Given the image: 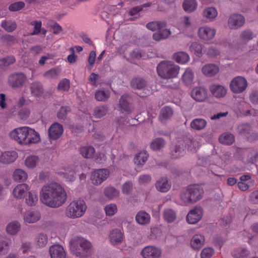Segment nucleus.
Returning <instances> with one entry per match:
<instances>
[{"label": "nucleus", "mask_w": 258, "mask_h": 258, "mask_svg": "<svg viewBox=\"0 0 258 258\" xmlns=\"http://www.w3.org/2000/svg\"><path fill=\"white\" fill-rule=\"evenodd\" d=\"M251 130V126L247 123L240 124L238 126L237 128L238 133L244 136L245 138L248 136Z\"/></svg>", "instance_id": "obj_52"}, {"label": "nucleus", "mask_w": 258, "mask_h": 258, "mask_svg": "<svg viewBox=\"0 0 258 258\" xmlns=\"http://www.w3.org/2000/svg\"><path fill=\"white\" fill-rule=\"evenodd\" d=\"M187 189L189 191L193 203L200 200L204 194L203 188L198 185H190L187 186Z\"/></svg>", "instance_id": "obj_15"}, {"label": "nucleus", "mask_w": 258, "mask_h": 258, "mask_svg": "<svg viewBox=\"0 0 258 258\" xmlns=\"http://www.w3.org/2000/svg\"><path fill=\"white\" fill-rule=\"evenodd\" d=\"M198 3L196 0H185L182 4L184 10L187 12H192L197 8Z\"/></svg>", "instance_id": "obj_48"}, {"label": "nucleus", "mask_w": 258, "mask_h": 258, "mask_svg": "<svg viewBox=\"0 0 258 258\" xmlns=\"http://www.w3.org/2000/svg\"><path fill=\"white\" fill-rule=\"evenodd\" d=\"M150 215L144 211L138 212L135 217L136 222L141 225L149 224L150 221Z\"/></svg>", "instance_id": "obj_26"}, {"label": "nucleus", "mask_w": 258, "mask_h": 258, "mask_svg": "<svg viewBox=\"0 0 258 258\" xmlns=\"http://www.w3.org/2000/svg\"><path fill=\"white\" fill-rule=\"evenodd\" d=\"M40 218L39 212L36 211H28L24 216V220L28 223H33L38 221Z\"/></svg>", "instance_id": "obj_25"}, {"label": "nucleus", "mask_w": 258, "mask_h": 258, "mask_svg": "<svg viewBox=\"0 0 258 258\" xmlns=\"http://www.w3.org/2000/svg\"><path fill=\"white\" fill-rule=\"evenodd\" d=\"M245 23V18L241 14H233L231 15L227 22V27L231 30L240 28Z\"/></svg>", "instance_id": "obj_10"}, {"label": "nucleus", "mask_w": 258, "mask_h": 258, "mask_svg": "<svg viewBox=\"0 0 258 258\" xmlns=\"http://www.w3.org/2000/svg\"><path fill=\"white\" fill-rule=\"evenodd\" d=\"M185 153L184 146L182 144L176 145L171 151V156L173 159H177L183 156Z\"/></svg>", "instance_id": "obj_37"}, {"label": "nucleus", "mask_w": 258, "mask_h": 258, "mask_svg": "<svg viewBox=\"0 0 258 258\" xmlns=\"http://www.w3.org/2000/svg\"><path fill=\"white\" fill-rule=\"evenodd\" d=\"M189 191L187 189V187L185 190L182 191L180 196V199L181 204L183 205H187L189 204L193 203L190 194H189Z\"/></svg>", "instance_id": "obj_51"}, {"label": "nucleus", "mask_w": 258, "mask_h": 258, "mask_svg": "<svg viewBox=\"0 0 258 258\" xmlns=\"http://www.w3.org/2000/svg\"><path fill=\"white\" fill-rule=\"evenodd\" d=\"M179 69L178 66L169 61H162L157 67L158 75L165 79L176 78L179 74Z\"/></svg>", "instance_id": "obj_4"}, {"label": "nucleus", "mask_w": 258, "mask_h": 258, "mask_svg": "<svg viewBox=\"0 0 258 258\" xmlns=\"http://www.w3.org/2000/svg\"><path fill=\"white\" fill-rule=\"evenodd\" d=\"M204 236L201 234H196L193 236L190 244L194 249H198L201 248L204 244Z\"/></svg>", "instance_id": "obj_32"}, {"label": "nucleus", "mask_w": 258, "mask_h": 258, "mask_svg": "<svg viewBox=\"0 0 258 258\" xmlns=\"http://www.w3.org/2000/svg\"><path fill=\"white\" fill-rule=\"evenodd\" d=\"M148 156L146 151L140 152L136 155L134 158V162L138 165H143L147 161Z\"/></svg>", "instance_id": "obj_43"}, {"label": "nucleus", "mask_w": 258, "mask_h": 258, "mask_svg": "<svg viewBox=\"0 0 258 258\" xmlns=\"http://www.w3.org/2000/svg\"><path fill=\"white\" fill-rule=\"evenodd\" d=\"M70 87V81L67 79H62L58 84L57 89L59 91H68Z\"/></svg>", "instance_id": "obj_63"}, {"label": "nucleus", "mask_w": 258, "mask_h": 258, "mask_svg": "<svg viewBox=\"0 0 258 258\" xmlns=\"http://www.w3.org/2000/svg\"><path fill=\"white\" fill-rule=\"evenodd\" d=\"M31 94L35 97L41 96L44 92V89L42 84L39 82H35L31 84L30 86Z\"/></svg>", "instance_id": "obj_29"}, {"label": "nucleus", "mask_w": 258, "mask_h": 258, "mask_svg": "<svg viewBox=\"0 0 258 258\" xmlns=\"http://www.w3.org/2000/svg\"><path fill=\"white\" fill-rule=\"evenodd\" d=\"M38 200L37 193L34 190L29 191L25 198L26 204L30 207L35 206L37 203Z\"/></svg>", "instance_id": "obj_36"}, {"label": "nucleus", "mask_w": 258, "mask_h": 258, "mask_svg": "<svg viewBox=\"0 0 258 258\" xmlns=\"http://www.w3.org/2000/svg\"><path fill=\"white\" fill-rule=\"evenodd\" d=\"M110 95V92L108 90L102 88L95 92V98L98 101L105 102L108 100Z\"/></svg>", "instance_id": "obj_30"}, {"label": "nucleus", "mask_w": 258, "mask_h": 258, "mask_svg": "<svg viewBox=\"0 0 258 258\" xmlns=\"http://www.w3.org/2000/svg\"><path fill=\"white\" fill-rule=\"evenodd\" d=\"M207 125V121L203 118H196L190 122V127L197 131L203 130Z\"/></svg>", "instance_id": "obj_38"}, {"label": "nucleus", "mask_w": 258, "mask_h": 258, "mask_svg": "<svg viewBox=\"0 0 258 258\" xmlns=\"http://www.w3.org/2000/svg\"><path fill=\"white\" fill-rule=\"evenodd\" d=\"M109 175V171L106 169H100L92 172L90 179L92 183L98 185L105 181Z\"/></svg>", "instance_id": "obj_9"}, {"label": "nucleus", "mask_w": 258, "mask_h": 258, "mask_svg": "<svg viewBox=\"0 0 258 258\" xmlns=\"http://www.w3.org/2000/svg\"><path fill=\"white\" fill-rule=\"evenodd\" d=\"M103 193L106 198L111 200L117 198L119 195V191L113 186L105 187Z\"/></svg>", "instance_id": "obj_33"}, {"label": "nucleus", "mask_w": 258, "mask_h": 258, "mask_svg": "<svg viewBox=\"0 0 258 258\" xmlns=\"http://www.w3.org/2000/svg\"><path fill=\"white\" fill-rule=\"evenodd\" d=\"M71 249L73 253L81 258L87 257L91 254V243L82 237L74 238L70 241Z\"/></svg>", "instance_id": "obj_3"}, {"label": "nucleus", "mask_w": 258, "mask_h": 258, "mask_svg": "<svg viewBox=\"0 0 258 258\" xmlns=\"http://www.w3.org/2000/svg\"><path fill=\"white\" fill-rule=\"evenodd\" d=\"M162 253L160 247L150 245L144 247L140 253L143 258H160Z\"/></svg>", "instance_id": "obj_8"}, {"label": "nucleus", "mask_w": 258, "mask_h": 258, "mask_svg": "<svg viewBox=\"0 0 258 258\" xmlns=\"http://www.w3.org/2000/svg\"><path fill=\"white\" fill-rule=\"evenodd\" d=\"M192 98L199 102L205 100L207 97V92L205 88L203 87H196L191 92Z\"/></svg>", "instance_id": "obj_19"}, {"label": "nucleus", "mask_w": 258, "mask_h": 258, "mask_svg": "<svg viewBox=\"0 0 258 258\" xmlns=\"http://www.w3.org/2000/svg\"><path fill=\"white\" fill-rule=\"evenodd\" d=\"M198 34L201 39L208 41L214 37L216 34V30L207 26L202 27L199 29Z\"/></svg>", "instance_id": "obj_17"}, {"label": "nucleus", "mask_w": 258, "mask_h": 258, "mask_svg": "<svg viewBox=\"0 0 258 258\" xmlns=\"http://www.w3.org/2000/svg\"><path fill=\"white\" fill-rule=\"evenodd\" d=\"M177 218L176 212L171 208H166L163 211V218L167 223L174 222Z\"/></svg>", "instance_id": "obj_24"}, {"label": "nucleus", "mask_w": 258, "mask_h": 258, "mask_svg": "<svg viewBox=\"0 0 258 258\" xmlns=\"http://www.w3.org/2000/svg\"><path fill=\"white\" fill-rule=\"evenodd\" d=\"M241 43H239L234 45V48L237 50L243 51L245 48V45L254 37L253 33L249 29H245L241 32L239 35Z\"/></svg>", "instance_id": "obj_11"}, {"label": "nucleus", "mask_w": 258, "mask_h": 258, "mask_svg": "<svg viewBox=\"0 0 258 258\" xmlns=\"http://www.w3.org/2000/svg\"><path fill=\"white\" fill-rule=\"evenodd\" d=\"M1 39L3 43L8 45H13L18 42L17 39L14 36L10 35L3 36Z\"/></svg>", "instance_id": "obj_59"}, {"label": "nucleus", "mask_w": 258, "mask_h": 258, "mask_svg": "<svg viewBox=\"0 0 258 258\" xmlns=\"http://www.w3.org/2000/svg\"><path fill=\"white\" fill-rule=\"evenodd\" d=\"M157 190L162 192H167L171 188V183L167 177H162L155 184Z\"/></svg>", "instance_id": "obj_23"}, {"label": "nucleus", "mask_w": 258, "mask_h": 258, "mask_svg": "<svg viewBox=\"0 0 258 258\" xmlns=\"http://www.w3.org/2000/svg\"><path fill=\"white\" fill-rule=\"evenodd\" d=\"M248 86L246 79L242 76H237L230 82L229 87L232 92L240 94L244 92Z\"/></svg>", "instance_id": "obj_6"}, {"label": "nucleus", "mask_w": 258, "mask_h": 258, "mask_svg": "<svg viewBox=\"0 0 258 258\" xmlns=\"http://www.w3.org/2000/svg\"><path fill=\"white\" fill-rule=\"evenodd\" d=\"M87 206L84 200H74L66 208V215L70 218H79L84 215Z\"/></svg>", "instance_id": "obj_5"}, {"label": "nucleus", "mask_w": 258, "mask_h": 258, "mask_svg": "<svg viewBox=\"0 0 258 258\" xmlns=\"http://www.w3.org/2000/svg\"><path fill=\"white\" fill-rule=\"evenodd\" d=\"M67 194L59 184L56 182L43 185L40 192V201L45 205L56 208L62 206L67 201Z\"/></svg>", "instance_id": "obj_1"}, {"label": "nucleus", "mask_w": 258, "mask_h": 258, "mask_svg": "<svg viewBox=\"0 0 258 258\" xmlns=\"http://www.w3.org/2000/svg\"><path fill=\"white\" fill-rule=\"evenodd\" d=\"M49 253L51 258H66V253L60 245H53L49 248Z\"/></svg>", "instance_id": "obj_22"}, {"label": "nucleus", "mask_w": 258, "mask_h": 258, "mask_svg": "<svg viewBox=\"0 0 258 258\" xmlns=\"http://www.w3.org/2000/svg\"><path fill=\"white\" fill-rule=\"evenodd\" d=\"M60 71L58 68H52L46 71L44 74L43 77L46 79H55L57 78Z\"/></svg>", "instance_id": "obj_54"}, {"label": "nucleus", "mask_w": 258, "mask_h": 258, "mask_svg": "<svg viewBox=\"0 0 258 258\" xmlns=\"http://www.w3.org/2000/svg\"><path fill=\"white\" fill-rule=\"evenodd\" d=\"M219 141L223 144L230 145L234 142V137L231 134L224 133L219 137Z\"/></svg>", "instance_id": "obj_46"}, {"label": "nucleus", "mask_w": 258, "mask_h": 258, "mask_svg": "<svg viewBox=\"0 0 258 258\" xmlns=\"http://www.w3.org/2000/svg\"><path fill=\"white\" fill-rule=\"evenodd\" d=\"M58 174L68 181H73L75 179V172L74 170L69 168L59 171Z\"/></svg>", "instance_id": "obj_50"}, {"label": "nucleus", "mask_w": 258, "mask_h": 258, "mask_svg": "<svg viewBox=\"0 0 258 258\" xmlns=\"http://www.w3.org/2000/svg\"><path fill=\"white\" fill-rule=\"evenodd\" d=\"M153 35V38L154 40L159 41L165 39L169 37L171 32L169 29L163 28Z\"/></svg>", "instance_id": "obj_35"}, {"label": "nucleus", "mask_w": 258, "mask_h": 258, "mask_svg": "<svg viewBox=\"0 0 258 258\" xmlns=\"http://www.w3.org/2000/svg\"><path fill=\"white\" fill-rule=\"evenodd\" d=\"M10 243V240L0 241V254L4 255L8 252Z\"/></svg>", "instance_id": "obj_60"}, {"label": "nucleus", "mask_w": 258, "mask_h": 258, "mask_svg": "<svg viewBox=\"0 0 258 258\" xmlns=\"http://www.w3.org/2000/svg\"><path fill=\"white\" fill-rule=\"evenodd\" d=\"M131 85L134 89L141 90L147 85V82L142 78H136L131 81Z\"/></svg>", "instance_id": "obj_42"}, {"label": "nucleus", "mask_w": 258, "mask_h": 258, "mask_svg": "<svg viewBox=\"0 0 258 258\" xmlns=\"http://www.w3.org/2000/svg\"><path fill=\"white\" fill-rule=\"evenodd\" d=\"M194 74L193 71L190 68L185 70L182 76V80L183 83L186 85L191 84L194 80Z\"/></svg>", "instance_id": "obj_44"}, {"label": "nucleus", "mask_w": 258, "mask_h": 258, "mask_svg": "<svg viewBox=\"0 0 258 258\" xmlns=\"http://www.w3.org/2000/svg\"><path fill=\"white\" fill-rule=\"evenodd\" d=\"M40 161L39 158L36 155L27 156L24 161L25 165L29 169L35 168Z\"/></svg>", "instance_id": "obj_34"}, {"label": "nucleus", "mask_w": 258, "mask_h": 258, "mask_svg": "<svg viewBox=\"0 0 258 258\" xmlns=\"http://www.w3.org/2000/svg\"><path fill=\"white\" fill-rule=\"evenodd\" d=\"M165 145V141L163 138H156L152 141L150 144V148L153 150H159Z\"/></svg>", "instance_id": "obj_49"}, {"label": "nucleus", "mask_w": 258, "mask_h": 258, "mask_svg": "<svg viewBox=\"0 0 258 258\" xmlns=\"http://www.w3.org/2000/svg\"><path fill=\"white\" fill-rule=\"evenodd\" d=\"M219 71V67L216 64L212 63L207 64L202 68V72L204 75L208 77H212L216 75Z\"/></svg>", "instance_id": "obj_27"}, {"label": "nucleus", "mask_w": 258, "mask_h": 258, "mask_svg": "<svg viewBox=\"0 0 258 258\" xmlns=\"http://www.w3.org/2000/svg\"><path fill=\"white\" fill-rule=\"evenodd\" d=\"M124 240L123 233L117 229L112 230L109 234V240L113 245L120 244Z\"/></svg>", "instance_id": "obj_20"}, {"label": "nucleus", "mask_w": 258, "mask_h": 258, "mask_svg": "<svg viewBox=\"0 0 258 258\" xmlns=\"http://www.w3.org/2000/svg\"><path fill=\"white\" fill-rule=\"evenodd\" d=\"M63 132V126L58 123H54L48 130L49 137L51 140L58 139Z\"/></svg>", "instance_id": "obj_18"}, {"label": "nucleus", "mask_w": 258, "mask_h": 258, "mask_svg": "<svg viewBox=\"0 0 258 258\" xmlns=\"http://www.w3.org/2000/svg\"><path fill=\"white\" fill-rule=\"evenodd\" d=\"M207 55L210 57H217L220 54V51L214 46H210L206 50Z\"/></svg>", "instance_id": "obj_62"}, {"label": "nucleus", "mask_w": 258, "mask_h": 258, "mask_svg": "<svg viewBox=\"0 0 258 258\" xmlns=\"http://www.w3.org/2000/svg\"><path fill=\"white\" fill-rule=\"evenodd\" d=\"M166 26L164 21H153L147 24L146 27L152 31L161 30Z\"/></svg>", "instance_id": "obj_41"}, {"label": "nucleus", "mask_w": 258, "mask_h": 258, "mask_svg": "<svg viewBox=\"0 0 258 258\" xmlns=\"http://www.w3.org/2000/svg\"><path fill=\"white\" fill-rule=\"evenodd\" d=\"M209 90L211 94L217 98L224 97L227 92V89L225 87L218 84H212L209 87Z\"/></svg>", "instance_id": "obj_14"}, {"label": "nucleus", "mask_w": 258, "mask_h": 258, "mask_svg": "<svg viewBox=\"0 0 258 258\" xmlns=\"http://www.w3.org/2000/svg\"><path fill=\"white\" fill-rule=\"evenodd\" d=\"M203 215V209L200 206H196L188 212L186 220L189 224H196L202 219Z\"/></svg>", "instance_id": "obj_13"}, {"label": "nucleus", "mask_w": 258, "mask_h": 258, "mask_svg": "<svg viewBox=\"0 0 258 258\" xmlns=\"http://www.w3.org/2000/svg\"><path fill=\"white\" fill-rule=\"evenodd\" d=\"M202 15L205 18L210 21H213L217 17L218 12L215 8L209 7L204 10Z\"/></svg>", "instance_id": "obj_31"}, {"label": "nucleus", "mask_w": 258, "mask_h": 258, "mask_svg": "<svg viewBox=\"0 0 258 258\" xmlns=\"http://www.w3.org/2000/svg\"><path fill=\"white\" fill-rule=\"evenodd\" d=\"M30 187L27 184H19L14 188L13 195L16 199H22L28 193Z\"/></svg>", "instance_id": "obj_16"}, {"label": "nucleus", "mask_w": 258, "mask_h": 258, "mask_svg": "<svg viewBox=\"0 0 258 258\" xmlns=\"http://www.w3.org/2000/svg\"><path fill=\"white\" fill-rule=\"evenodd\" d=\"M13 177L14 180L16 181L23 182L27 179L28 175L23 169H17L14 172Z\"/></svg>", "instance_id": "obj_45"}, {"label": "nucleus", "mask_w": 258, "mask_h": 258, "mask_svg": "<svg viewBox=\"0 0 258 258\" xmlns=\"http://www.w3.org/2000/svg\"><path fill=\"white\" fill-rule=\"evenodd\" d=\"M11 139L20 145H29L40 141L39 134L28 126L16 128L10 133Z\"/></svg>", "instance_id": "obj_2"}, {"label": "nucleus", "mask_w": 258, "mask_h": 258, "mask_svg": "<svg viewBox=\"0 0 258 258\" xmlns=\"http://www.w3.org/2000/svg\"><path fill=\"white\" fill-rule=\"evenodd\" d=\"M80 154L85 158H92L95 153L94 148L91 146H85L79 148Z\"/></svg>", "instance_id": "obj_28"}, {"label": "nucleus", "mask_w": 258, "mask_h": 258, "mask_svg": "<svg viewBox=\"0 0 258 258\" xmlns=\"http://www.w3.org/2000/svg\"><path fill=\"white\" fill-rule=\"evenodd\" d=\"M249 254L247 250L244 248H236L232 252V255L234 258H246Z\"/></svg>", "instance_id": "obj_55"}, {"label": "nucleus", "mask_w": 258, "mask_h": 258, "mask_svg": "<svg viewBox=\"0 0 258 258\" xmlns=\"http://www.w3.org/2000/svg\"><path fill=\"white\" fill-rule=\"evenodd\" d=\"M214 253V250L210 247H205L204 248L201 253V258H211Z\"/></svg>", "instance_id": "obj_64"}, {"label": "nucleus", "mask_w": 258, "mask_h": 258, "mask_svg": "<svg viewBox=\"0 0 258 258\" xmlns=\"http://www.w3.org/2000/svg\"><path fill=\"white\" fill-rule=\"evenodd\" d=\"M104 210L107 216H112L117 212V206L115 204H110L105 207Z\"/></svg>", "instance_id": "obj_61"}, {"label": "nucleus", "mask_w": 258, "mask_h": 258, "mask_svg": "<svg viewBox=\"0 0 258 258\" xmlns=\"http://www.w3.org/2000/svg\"><path fill=\"white\" fill-rule=\"evenodd\" d=\"M108 111V108L105 105L96 107L93 110V115L96 118H101L104 116Z\"/></svg>", "instance_id": "obj_40"}, {"label": "nucleus", "mask_w": 258, "mask_h": 258, "mask_svg": "<svg viewBox=\"0 0 258 258\" xmlns=\"http://www.w3.org/2000/svg\"><path fill=\"white\" fill-rule=\"evenodd\" d=\"M1 26L8 32L14 31L17 28L16 23L12 21H3L1 23Z\"/></svg>", "instance_id": "obj_53"}, {"label": "nucleus", "mask_w": 258, "mask_h": 258, "mask_svg": "<svg viewBox=\"0 0 258 258\" xmlns=\"http://www.w3.org/2000/svg\"><path fill=\"white\" fill-rule=\"evenodd\" d=\"M190 50L194 52L197 56H200L202 54V45L197 43H192L190 47Z\"/></svg>", "instance_id": "obj_58"}, {"label": "nucleus", "mask_w": 258, "mask_h": 258, "mask_svg": "<svg viewBox=\"0 0 258 258\" xmlns=\"http://www.w3.org/2000/svg\"><path fill=\"white\" fill-rule=\"evenodd\" d=\"M21 225L17 221H13L10 223L7 226V231L8 233L15 235L20 230Z\"/></svg>", "instance_id": "obj_47"}, {"label": "nucleus", "mask_w": 258, "mask_h": 258, "mask_svg": "<svg viewBox=\"0 0 258 258\" xmlns=\"http://www.w3.org/2000/svg\"><path fill=\"white\" fill-rule=\"evenodd\" d=\"M119 106L122 112L130 114L134 110V108L132 104V98L127 94H124L121 96L119 100Z\"/></svg>", "instance_id": "obj_12"}, {"label": "nucleus", "mask_w": 258, "mask_h": 258, "mask_svg": "<svg viewBox=\"0 0 258 258\" xmlns=\"http://www.w3.org/2000/svg\"><path fill=\"white\" fill-rule=\"evenodd\" d=\"M173 114V111L169 107H163L160 112V118L161 120L170 118Z\"/></svg>", "instance_id": "obj_57"}, {"label": "nucleus", "mask_w": 258, "mask_h": 258, "mask_svg": "<svg viewBox=\"0 0 258 258\" xmlns=\"http://www.w3.org/2000/svg\"><path fill=\"white\" fill-rule=\"evenodd\" d=\"M37 245L39 247H44L47 243L48 238L46 234L39 233L36 237Z\"/></svg>", "instance_id": "obj_56"}, {"label": "nucleus", "mask_w": 258, "mask_h": 258, "mask_svg": "<svg viewBox=\"0 0 258 258\" xmlns=\"http://www.w3.org/2000/svg\"><path fill=\"white\" fill-rule=\"evenodd\" d=\"M173 59L179 63L184 64L189 61V56L187 53L180 51L174 54Z\"/></svg>", "instance_id": "obj_39"}, {"label": "nucleus", "mask_w": 258, "mask_h": 258, "mask_svg": "<svg viewBox=\"0 0 258 258\" xmlns=\"http://www.w3.org/2000/svg\"><path fill=\"white\" fill-rule=\"evenodd\" d=\"M27 80L26 76L22 73H14L8 78V84L13 88L22 87Z\"/></svg>", "instance_id": "obj_7"}, {"label": "nucleus", "mask_w": 258, "mask_h": 258, "mask_svg": "<svg viewBox=\"0 0 258 258\" xmlns=\"http://www.w3.org/2000/svg\"><path fill=\"white\" fill-rule=\"evenodd\" d=\"M18 158V154L15 151H6L0 155V162L9 164L14 162Z\"/></svg>", "instance_id": "obj_21"}]
</instances>
